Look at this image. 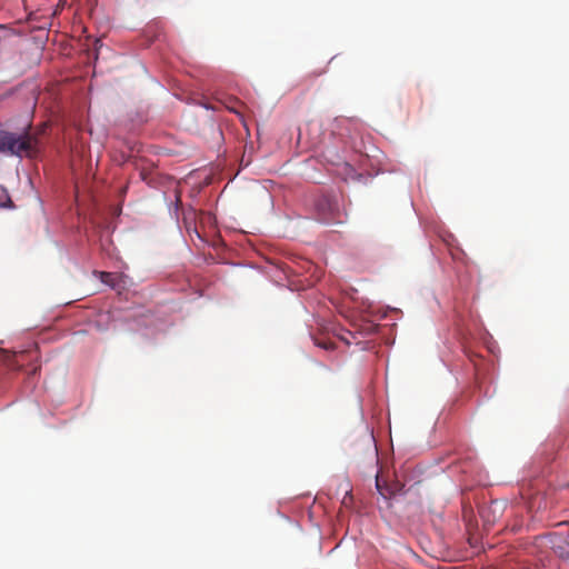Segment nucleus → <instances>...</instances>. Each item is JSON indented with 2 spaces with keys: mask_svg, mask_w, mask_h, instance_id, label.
<instances>
[{
  "mask_svg": "<svg viewBox=\"0 0 569 569\" xmlns=\"http://www.w3.org/2000/svg\"><path fill=\"white\" fill-rule=\"evenodd\" d=\"M30 129L31 127L28 126L20 133L0 129V152L17 157H30L38 144V137Z\"/></svg>",
  "mask_w": 569,
  "mask_h": 569,
  "instance_id": "1",
  "label": "nucleus"
},
{
  "mask_svg": "<svg viewBox=\"0 0 569 569\" xmlns=\"http://www.w3.org/2000/svg\"><path fill=\"white\" fill-rule=\"evenodd\" d=\"M317 209L321 214L322 222L330 223L336 220L335 211L337 210V206L330 199H321L317 203Z\"/></svg>",
  "mask_w": 569,
  "mask_h": 569,
  "instance_id": "2",
  "label": "nucleus"
},
{
  "mask_svg": "<svg viewBox=\"0 0 569 569\" xmlns=\"http://www.w3.org/2000/svg\"><path fill=\"white\" fill-rule=\"evenodd\" d=\"M552 550L561 558H569V533L553 535L551 538Z\"/></svg>",
  "mask_w": 569,
  "mask_h": 569,
  "instance_id": "3",
  "label": "nucleus"
},
{
  "mask_svg": "<svg viewBox=\"0 0 569 569\" xmlns=\"http://www.w3.org/2000/svg\"><path fill=\"white\" fill-rule=\"evenodd\" d=\"M93 274L99 277V279L101 280L102 283H104L111 288L117 287V278L118 277L114 273L107 272V271H93Z\"/></svg>",
  "mask_w": 569,
  "mask_h": 569,
  "instance_id": "4",
  "label": "nucleus"
},
{
  "mask_svg": "<svg viewBox=\"0 0 569 569\" xmlns=\"http://www.w3.org/2000/svg\"><path fill=\"white\" fill-rule=\"evenodd\" d=\"M12 201L8 194V191L0 187V207H10Z\"/></svg>",
  "mask_w": 569,
  "mask_h": 569,
  "instance_id": "5",
  "label": "nucleus"
},
{
  "mask_svg": "<svg viewBox=\"0 0 569 569\" xmlns=\"http://www.w3.org/2000/svg\"><path fill=\"white\" fill-rule=\"evenodd\" d=\"M320 346H321L322 348H325V349H329V348H331V347H332V345H331V343H323V345H320Z\"/></svg>",
  "mask_w": 569,
  "mask_h": 569,
  "instance_id": "6",
  "label": "nucleus"
},
{
  "mask_svg": "<svg viewBox=\"0 0 569 569\" xmlns=\"http://www.w3.org/2000/svg\"><path fill=\"white\" fill-rule=\"evenodd\" d=\"M342 339L346 341L347 345L351 343L350 340H348L347 338H342Z\"/></svg>",
  "mask_w": 569,
  "mask_h": 569,
  "instance_id": "7",
  "label": "nucleus"
}]
</instances>
